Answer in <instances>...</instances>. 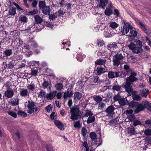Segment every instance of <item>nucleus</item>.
<instances>
[{"mask_svg":"<svg viewBox=\"0 0 151 151\" xmlns=\"http://www.w3.org/2000/svg\"><path fill=\"white\" fill-rule=\"evenodd\" d=\"M134 42H134H131L128 45L129 49L131 50L134 53L137 54L141 53L143 51L142 48V41L136 39Z\"/></svg>","mask_w":151,"mask_h":151,"instance_id":"1","label":"nucleus"},{"mask_svg":"<svg viewBox=\"0 0 151 151\" xmlns=\"http://www.w3.org/2000/svg\"><path fill=\"white\" fill-rule=\"evenodd\" d=\"M123 22L124 25L123 27H121L120 29V31L122 33V35H124L125 34H127L129 31V35H134V36H137L138 32L137 31L133 29V27L125 21H124Z\"/></svg>","mask_w":151,"mask_h":151,"instance_id":"2","label":"nucleus"},{"mask_svg":"<svg viewBox=\"0 0 151 151\" xmlns=\"http://www.w3.org/2000/svg\"><path fill=\"white\" fill-rule=\"evenodd\" d=\"M70 112L71 113L70 119L73 120H77L79 118L81 119L83 117L81 115V112L78 107H73L71 108Z\"/></svg>","mask_w":151,"mask_h":151,"instance_id":"3","label":"nucleus"},{"mask_svg":"<svg viewBox=\"0 0 151 151\" xmlns=\"http://www.w3.org/2000/svg\"><path fill=\"white\" fill-rule=\"evenodd\" d=\"M39 8L41 9L42 12L45 15L49 14L50 13L51 9L49 6H46L45 1H40L39 3Z\"/></svg>","mask_w":151,"mask_h":151,"instance_id":"4","label":"nucleus"},{"mask_svg":"<svg viewBox=\"0 0 151 151\" xmlns=\"http://www.w3.org/2000/svg\"><path fill=\"white\" fill-rule=\"evenodd\" d=\"M35 103L33 101H28V104L27 105V107L28 110L27 111V113L30 114H34L35 113L38 111L39 108L38 107H34Z\"/></svg>","mask_w":151,"mask_h":151,"instance_id":"5","label":"nucleus"},{"mask_svg":"<svg viewBox=\"0 0 151 151\" xmlns=\"http://www.w3.org/2000/svg\"><path fill=\"white\" fill-rule=\"evenodd\" d=\"M131 84L130 83H127L125 82V83L123 84L122 88H125V91L128 93V96H131L134 93H136L137 91H134L131 86Z\"/></svg>","mask_w":151,"mask_h":151,"instance_id":"6","label":"nucleus"},{"mask_svg":"<svg viewBox=\"0 0 151 151\" xmlns=\"http://www.w3.org/2000/svg\"><path fill=\"white\" fill-rule=\"evenodd\" d=\"M113 59V65L114 66H118L121 63V60L123 59V56L122 54L117 53L115 55Z\"/></svg>","mask_w":151,"mask_h":151,"instance_id":"7","label":"nucleus"},{"mask_svg":"<svg viewBox=\"0 0 151 151\" xmlns=\"http://www.w3.org/2000/svg\"><path fill=\"white\" fill-rule=\"evenodd\" d=\"M137 75V73H132L129 76L126 78V82L132 84L134 82L137 81L138 78L135 77Z\"/></svg>","mask_w":151,"mask_h":151,"instance_id":"8","label":"nucleus"},{"mask_svg":"<svg viewBox=\"0 0 151 151\" xmlns=\"http://www.w3.org/2000/svg\"><path fill=\"white\" fill-rule=\"evenodd\" d=\"M122 75L121 73L119 71L113 72V71H111L109 72L108 76L109 78L113 79L115 78L121 77Z\"/></svg>","mask_w":151,"mask_h":151,"instance_id":"9","label":"nucleus"},{"mask_svg":"<svg viewBox=\"0 0 151 151\" xmlns=\"http://www.w3.org/2000/svg\"><path fill=\"white\" fill-rule=\"evenodd\" d=\"M95 74L97 75H101L106 72L105 69L101 66H98L94 70Z\"/></svg>","mask_w":151,"mask_h":151,"instance_id":"10","label":"nucleus"},{"mask_svg":"<svg viewBox=\"0 0 151 151\" xmlns=\"http://www.w3.org/2000/svg\"><path fill=\"white\" fill-rule=\"evenodd\" d=\"M135 20L137 24L139 26V27L142 29L143 31H145L146 29L147 28V26L137 19H136Z\"/></svg>","mask_w":151,"mask_h":151,"instance_id":"11","label":"nucleus"},{"mask_svg":"<svg viewBox=\"0 0 151 151\" xmlns=\"http://www.w3.org/2000/svg\"><path fill=\"white\" fill-rule=\"evenodd\" d=\"M145 108V107L144 105L143 106L141 104H139V103L138 102V105L137 106L136 109L134 110V112L136 114L144 110Z\"/></svg>","mask_w":151,"mask_h":151,"instance_id":"12","label":"nucleus"},{"mask_svg":"<svg viewBox=\"0 0 151 151\" xmlns=\"http://www.w3.org/2000/svg\"><path fill=\"white\" fill-rule=\"evenodd\" d=\"M70 90L68 88L67 90L64 93L63 97L64 99H66L67 97L70 98L73 96V92L71 91L69 93Z\"/></svg>","mask_w":151,"mask_h":151,"instance_id":"13","label":"nucleus"},{"mask_svg":"<svg viewBox=\"0 0 151 151\" xmlns=\"http://www.w3.org/2000/svg\"><path fill=\"white\" fill-rule=\"evenodd\" d=\"M108 2V0H100L99 7L105 9Z\"/></svg>","mask_w":151,"mask_h":151,"instance_id":"14","label":"nucleus"},{"mask_svg":"<svg viewBox=\"0 0 151 151\" xmlns=\"http://www.w3.org/2000/svg\"><path fill=\"white\" fill-rule=\"evenodd\" d=\"M55 125L60 130H63L64 129V127L63 123L60 121L55 120L54 121Z\"/></svg>","mask_w":151,"mask_h":151,"instance_id":"15","label":"nucleus"},{"mask_svg":"<svg viewBox=\"0 0 151 151\" xmlns=\"http://www.w3.org/2000/svg\"><path fill=\"white\" fill-rule=\"evenodd\" d=\"M106 61V60L105 59H98L95 61V65L96 66L98 65H104Z\"/></svg>","mask_w":151,"mask_h":151,"instance_id":"16","label":"nucleus"},{"mask_svg":"<svg viewBox=\"0 0 151 151\" xmlns=\"http://www.w3.org/2000/svg\"><path fill=\"white\" fill-rule=\"evenodd\" d=\"M149 93V90L148 88H144L140 90V95L143 97H146Z\"/></svg>","mask_w":151,"mask_h":151,"instance_id":"17","label":"nucleus"},{"mask_svg":"<svg viewBox=\"0 0 151 151\" xmlns=\"http://www.w3.org/2000/svg\"><path fill=\"white\" fill-rule=\"evenodd\" d=\"M14 95V91L12 90H7L5 92L4 95L5 96L8 98H11Z\"/></svg>","mask_w":151,"mask_h":151,"instance_id":"18","label":"nucleus"},{"mask_svg":"<svg viewBox=\"0 0 151 151\" xmlns=\"http://www.w3.org/2000/svg\"><path fill=\"white\" fill-rule=\"evenodd\" d=\"M115 109L113 105H111L107 108L105 110V112L107 114L110 113H113V114H114V111Z\"/></svg>","mask_w":151,"mask_h":151,"instance_id":"19","label":"nucleus"},{"mask_svg":"<svg viewBox=\"0 0 151 151\" xmlns=\"http://www.w3.org/2000/svg\"><path fill=\"white\" fill-rule=\"evenodd\" d=\"M117 44L116 42H113L112 43L108 44L107 47L109 50H110L111 49L114 50L118 48Z\"/></svg>","mask_w":151,"mask_h":151,"instance_id":"20","label":"nucleus"},{"mask_svg":"<svg viewBox=\"0 0 151 151\" xmlns=\"http://www.w3.org/2000/svg\"><path fill=\"white\" fill-rule=\"evenodd\" d=\"M127 104L128 105L129 108H132L134 107H136L138 104V102H135L133 101L129 102L127 100Z\"/></svg>","mask_w":151,"mask_h":151,"instance_id":"21","label":"nucleus"},{"mask_svg":"<svg viewBox=\"0 0 151 151\" xmlns=\"http://www.w3.org/2000/svg\"><path fill=\"white\" fill-rule=\"evenodd\" d=\"M20 95L23 97H26L29 95L28 90L27 89H21L20 91Z\"/></svg>","mask_w":151,"mask_h":151,"instance_id":"22","label":"nucleus"},{"mask_svg":"<svg viewBox=\"0 0 151 151\" xmlns=\"http://www.w3.org/2000/svg\"><path fill=\"white\" fill-rule=\"evenodd\" d=\"M124 69L125 70L123 74L125 76L127 75L128 73H130L131 70L130 66L127 65H125L124 66Z\"/></svg>","mask_w":151,"mask_h":151,"instance_id":"23","label":"nucleus"},{"mask_svg":"<svg viewBox=\"0 0 151 151\" xmlns=\"http://www.w3.org/2000/svg\"><path fill=\"white\" fill-rule=\"evenodd\" d=\"M56 94L57 91H55L51 93L47 94L46 97L47 98L48 100H51L56 96Z\"/></svg>","mask_w":151,"mask_h":151,"instance_id":"24","label":"nucleus"},{"mask_svg":"<svg viewBox=\"0 0 151 151\" xmlns=\"http://www.w3.org/2000/svg\"><path fill=\"white\" fill-rule=\"evenodd\" d=\"M16 14V8L14 7H11L9 10L8 15L14 16Z\"/></svg>","mask_w":151,"mask_h":151,"instance_id":"25","label":"nucleus"},{"mask_svg":"<svg viewBox=\"0 0 151 151\" xmlns=\"http://www.w3.org/2000/svg\"><path fill=\"white\" fill-rule=\"evenodd\" d=\"M10 103L13 106H16L18 105L19 100L17 98H13L10 100Z\"/></svg>","mask_w":151,"mask_h":151,"instance_id":"26","label":"nucleus"},{"mask_svg":"<svg viewBox=\"0 0 151 151\" xmlns=\"http://www.w3.org/2000/svg\"><path fill=\"white\" fill-rule=\"evenodd\" d=\"M119 119L118 118L114 119L109 121V124L111 126H114L118 123Z\"/></svg>","mask_w":151,"mask_h":151,"instance_id":"27","label":"nucleus"},{"mask_svg":"<svg viewBox=\"0 0 151 151\" xmlns=\"http://www.w3.org/2000/svg\"><path fill=\"white\" fill-rule=\"evenodd\" d=\"M142 104L147 110L151 111V103L148 101H145L142 102Z\"/></svg>","mask_w":151,"mask_h":151,"instance_id":"28","label":"nucleus"},{"mask_svg":"<svg viewBox=\"0 0 151 151\" xmlns=\"http://www.w3.org/2000/svg\"><path fill=\"white\" fill-rule=\"evenodd\" d=\"M82 96L81 93H80L79 92H76L74 96V99L76 101H78L80 100Z\"/></svg>","mask_w":151,"mask_h":151,"instance_id":"29","label":"nucleus"},{"mask_svg":"<svg viewBox=\"0 0 151 151\" xmlns=\"http://www.w3.org/2000/svg\"><path fill=\"white\" fill-rule=\"evenodd\" d=\"M35 21L37 24H40L42 22L43 19L38 15H35L34 17Z\"/></svg>","mask_w":151,"mask_h":151,"instance_id":"30","label":"nucleus"},{"mask_svg":"<svg viewBox=\"0 0 151 151\" xmlns=\"http://www.w3.org/2000/svg\"><path fill=\"white\" fill-rule=\"evenodd\" d=\"M92 80L93 83L96 84H98L102 82V80L101 81L99 78L96 76H93L92 78Z\"/></svg>","mask_w":151,"mask_h":151,"instance_id":"31","label":"nucleus"},{"mask_svg":"<svg viewBox=\"0 0 151 151\" xmlns=\"http://www.w3.org/2000/svg\"><path fill=\"white\" fill-rule=\"evenodd\" d=\"M12 53V50L11 49H6L4 51L3 54L5 55V57L9 56Z\"/></svg>","mask_w":151,"mask_h":151,"instance_id":"32","label":"nucleus"},{"mask_svg":"<svg viewBox=\"0 0 151 151\" xmlns=\"http://www.w3.org/2000/svg\"><path fill=\"white\" fill-rule=\"evenodd\" d=\"M104 12L105 14L107 16H110L113 14L111 8L109 7L106 8Z\"/></svg>","mask_w":151,"mask_h":151,"instance_id":"33","label":"nucleus"},{"mask_svg":"<svg viewBox=\"0 0 151 151\" xmlns=\"http://www.w3.org/2000/svg\"><path fill=\"white\" fill-rule=\"evenodd\" d=\"M122 86H122H119L115 84L113 86L112 89L114 90L119 91H121Z\"/></svg>","mask_w":151,"mask_h":151,"instance_id":"34","label":"nucleus"},{"mask_svg":"<svg viewBox=\"0 0 151 151\" xmlns=\"http://www.w3.org/2000/svg\"><path fill=\"white\" fill-rule=\"evenodd\" d=\"M12 4L16 7V9L19 12L22 11V12L24 11V9L21 7L20 5L15 2H13Z\"/></svg>","mask_w":151,"mask_h":151,"instance_id":"35","label":"nucleus"},{"mask_svg":"<svg viewBox=\"0 0 151 151\" xmlns=\"http://www.w3.org/2000/svg\"><path fill=\"white\" fill-rule=\"evenodd\" d=\"M126 100H127L125 98H122L118 101V102L121 106H123L127 104V102H126Z\"/></svg>","mask_w":151,"mask_h":151,"instance_id":"36","label":"nucleus"},{"mask_svg":"<svg viewBox=\"0 0 151 151\" xmlns=\"http://www.w3.org/2000/svg\"><path fill=\"white\" fill-rule=\"evenodd\" d=\"M19 20L21 22H26L27 18L26 16L21 15L19 17Z\"/></svg>","mask_w":151,"mask_h":151,"instance_id":"37","label":"nucleus"},{"mask_svg":"<svg viewBox=\"0 0 151 151\" xmlns=\"http://www.w3.org/2000/svg\"><path fill=\"white\" fill-rule=\"evenodd\" d=\"M95 120V118L94 116H89L87 120V123L88 124L94 122Z\"/></svg>","mask_w":151,"mask_h":151,"instance_id":"38","label":"nucleus"},{"mask_svg":"<svg viewBox=\"0 0 151 151\" xmlns=\"http://www.w3.org/2000/svg\"><path fill=\"white\" fill-rule=\"evenodd\" d=\"M93 99L94 101L96 102L97 103H99L102 100V98L99 96H96L93 97Z\"/></svg>","mask_w":151,"mask_h":151,"instance_id":"39","label":"nucleus"},{"mask_svg":"<svg viewBox=\"0 0 151 151\" xmlns=\"http://www.w3.org/2000/svg\"><path fill=\"white\" fill-rule=\"evenodd\" d=\"M55 87L57 90L60 91L63 88V85L62 83H57L55 84Z\"/></svg>","mask_w":151,"mask_h":151,"instance_id":"40","label":"nucleus"},{"mask_svg":"<svg viewBox=\"0 0 151 151\" xmlns=\"http://www.w3.org/2000/svg\"><path fill=\"white\" fill-rule=\"evenodd\" d=\"M17 114L19 116H23L24 117H27V113L21 110H19L17 112Z\"/></svg>","mask_w":151,"mask_h":151,"instance_id":"41","label":"nucleus"},{"mask_svg":"<svg viewBox=\"0 0 151 151\" xmlns=\"http://www.w3.org/2000/svg\"><path fill=\"white\" fill-rule=\"evenodd\" d=\"M90 137L92 141L96 139L97 135L94 132H91L90 134Z\"/></svg>","mask_w":151,"mask_h":151,"instance_id":"42","label":"nucleus"},{"mask_svg":"<svg viewBox=\"0 0 151 151\" xmlns=\"http://www.w3.org/2000/svg\"><path fill=\"white\" fill-rule=\"evenodd\" d=\"M136 93H134L132 95V99L134 100H136L138 101H139L141 98V97L139 95L136 94Z\"/></svg>","mask_w":151,"mask_h":151,"instance_id":"43","label":"nucleus"},{"mask_svg":"<svg viewBox=\"0 0 151 151\" xmlns=\"http://www.w3.org/2000/svg\"><path fill=\"white\" fill-rule=\"evenodd\" d=\"M128 132L131 135L134 134L135 132V128L132 127L129 128L128 130Z\"/></svg>","mask_w":151,"mask_h":151,"instance_id":"44","label":"nucleus"},{"mask_svg":"<svg viewBox=\"0 0 151 151\" xmlns=\"http://www.w3.org/2000/svg\"><path fill=\"white\" fill-rule=\"evenodd\" d=\"M118 25V24L115 22H114L110 23L109 27L112 29H115L117 27Z\"/></svg>","mask_w":151,"mask_h":151,"instance_id":"45","label":"nucleus"},{"mask_svg":"<svg viewBox=\"0 0 151 151\" xmlns=\"http://www.w3.org/2000/svg\"><path fill=\"white\" fill-rule=\"evenodd\" d=\"M93 115V113L91 111L87 109L86 111V113L84 115L83 117H87L88 116H91Z\"/></svg>","mask_w":151,"mask_h":151,"instance_id":"46","label":"nucleus"},{"mask_svg":"<svg viewBox=\"0 0 151 151\" xmlns=\"http://www.w3.org/2000/svg\"><path fill=\"white\" fill-rule=\"evenodd\" d=\"M132 125L134 127H136L138 125H142L141 122L138 120H136L132 122Z\"/></svg>","mask_w":151,"mask_h":151,"instance_id":"47","label":"nucleus"},{"mask_svg":"<svg viewBox=\"0 0 151 151\" xmlns=\"http://www.w3.org/2000/svg\"><path fill=\"white\" fill-rule=\"evenodd\" d=\"M122 98V96H120L119 93H118L116 95H115L114 96L113 100L115 101H119Z\"/></svg>","mask_w":151,"mask_h":151,"instance_id":"48","label":"nucleus"},{"mask_svg":"<svg viewBox=\"0 0 151 151\" xmlns=\"http://www.w3.org/2000/svg\"><path fill=\"white\" fill-rule=\"evenodd\" d=\"M14 66V62L11 61L9 62V63L6 65V66L9 69L12 68Z\"/></svg>","mask_w":151,"mask_h":151,"instance_id":"49","label":"nucleus"},{"mask_svg":"<svg viewBox=\"0 0 151 151\" xmlns=\"http://www.w3.org/2000/svg\"><path fill=\"white\" fill-rule=\"evenodd\" d=\"M38 97L41 98H42L43 97L45 98L46 97L45 96V92L42 90H41L40 92L38 93Z\"/></svg>","mask_w":151,"mask_h":151,"instance_id":"50","label":"nucleus"},{"mask_svg":"<svg viewBox=\"0 0 151 151\" xmlns=\"http://www.w3.org/2000/svg\"><path fill=\"white\" fill-rule=\"evenodd\" d=\"M49 15V19H50V21H52L55 20L56 18H57V16H56L54 14H48Z\"/></svg>","mask_w":151,"mask_h":151,"instance_id":"51","label":"nucleus"},{"mask_svg":"<svg viewBox=\"0 0 151 151\" xmlns=\"http://www.w3.org/2000/svg\"><path fill=\"white\" fill-rule=\"evenodd\" d=\"M50 117L52 119L55 120H55L57 118V116L56 114L55 113V112H52L51 114Z\"/></svg>","mask_w":151,"mask_h":151,"instance_id":"52","label":"nucleus"},{"mask_svg":"<svg viewBox=\"0 0 151 151\" xmlns=\"http://www.w3.org/2000/svg\"><path fill=\"white\" fill-rule=\"evenodd\" d=\"M128 118L129 121L132 122L136 119V116L134 115H130L128 116Z\"/></svg>","mask_w":151,"mask_h":151,"instance_id":"53","label":"nucleus"},{"mask_svg":"<svg viewBox=\"0 0 151 151\" xmlns=\"http://www.w3.org/2000/svg\"><path fill=\"white\" fill-rule=\"evenodd\" d=\"M128 40L129 41L131 42H135L134 38L136 37L137 36H134V35H128Z\"/></svg>","mask_w":151,"mask_h":151,"instance_id":"54","label":"nucleus"},{"mask_svg":"<svg viewBox=\"0 0 151 151\" xmlns=\"http://www.w3.org/2000/svg\"><path fill=\"white\" fill-rule=\"evenodd\" d=\"M52 108L53 105L50 104L46 107L45 109L48 113H49L52 111Z\"/></svg>","mask_w":151,"mask_h":151,"instance_id":"55","label":"nucleus"},{"mask_svg":"<svg viewBox=\"0 0 151 151\" xmlns=\"http://www.w3.org/2000/svg\"><path fill=\"white\" fill-rule=\"evenodd\" d=\"M144 134L146 136L151 135V130L150 129H146L144 132Z\"/></svg>","mask_w":151,"mask_h":151,"instance_id":"56","label":"nucleus"},{"mask_svg":"<svg viewBox=\"0 0 151 151\" xmlns=\"http://www.w3.org/2000/svg\"><path fill=\"white\" fill-rule=\"evenodd\" d=\"M82 135L83 137L86 136L87 133V130L84 127H83L81 129Z\"/></svg>","mask_w":151,"mask_h":151,"instance_id":"57","label":"nucleus"},{"mask_svg":"<svg viewBox=\"0 0 151 151\" xmlns=\"http://www.w3.org/2000/svg\"><path fill=\"white\" fill-rule=\"evenodd\" d=\"M38 11L37 9H34L32 11H30L28 12L29 14L33 15L38 13Z\"/></svg>","mask_w":151,"mask_h":151,"instance_id":"58","label":"nucleus"},{"mask_svg":"<svg viewBox=\"0 0 151 151\" xmlns=\"http://www.w3.org/2000/svg\"><path fill=\"white\" fill-rule=\"evenodd\" d=\"M8 114L16 118L17 117V114L16 112L13 111H10L8 112Z\"/></svg>","mask_w":151,"mask_h":151,"instance_id":"59","label":"nucleus"},{"mask_svg":"<svg viewBox=\"0 0 151 151\" xmlns=\"http://www.w3.org/2000/svg\"><path fill=\"white\" fill-rule=\"evenodd\" d=\"M15 59L16 60H22L23 58V56L22 55H16L14 56Z\"/></svg>","mask_w":151,"mask_h":151,"instance_id":"60","label":"nucleus"},{"mask_svg":"<svg viewBox=\"0 0 151 151\" xmlns=\"http://www.w3.org/2000/svg\"><path fill=\"white\" fill-rule=\"evenodd\" d=\"M35 88V85L33 84H31L27 86V88L32 91H33L34 90Z\"/></svg>","mask_w":151,"mask_h":151,"instance_id":"61","label":"nucleus"},{"mask_svg":"<svg viewBox=\"0 0 151 151\" xmlns=\"http://www.w3.org/2000/svg\"><path fill=\"white\" fill-rule=\"evenodd\" d=\"M48 85L49 83L48 81H44L42 83V86L43 88L45 89L47 88Z\"/></svg>","mask_w":151,"mask_h":151,"instance_id":"62","label":"nucleus"},{"mask_svg":"<svg viewBox=\"0 0 151 151\" xmlns=\"http://www.w3.org/2000/svg\"><path fill=\"white\" fill-rule=\"evenodd\" d=\"M104 44V41L101 40H98L97 41V44L98 46H103Z\"/></svg>","mask_w":151,"mask_h":151,"instance_id":"63","label":"nucleus"},{"mask_svg":"<svg viewBox=\"0 0 151 151\" xmlns=\"http://www.w3.org/2000/svg\"><path fill=\"white\" fill-rule=\"evenodd\" d=\"M74 127L76 128H80L81 126V124L79 121L74 122Z\"/></svg>","mask_w":151,"mask_h":151,"instance_id":"64","label":"nucleus"}]
</instances>
